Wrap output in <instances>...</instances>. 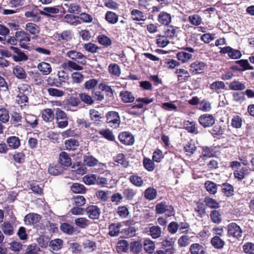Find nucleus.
I'll use <instances>...</instances> for the list:
<instances>
[{"instance_id":"obj_44","label":"nucleus","mask_w":254,"mask_h":254,"mask_svg":"<svg viewBox=\"0 0 254 254\" xmlns=\"http://www.w3.org/2000/svg\"><path fill=\"white\" fill-rule=\"evenodd\" d=\"M44 11L40 10V14L45 16H49L50 14H57L59 12V9L57 7H45Z\"/></svg>"},{"instance_id":"obj_52","label":"nucleus","mask_w":254,"mask_h":254,"mask_svg":"<svg viewBox=\"0 0 254 254\" xmlns=\"http://www.w3.org/2000/svg\"><path fill=\"white\" fill-rule=\"evenodd\" d=\"M73 204L76 206H82L86 203V199L82 195L74 196L72 198Z\"/></svg>"},{"instance_id":"obj_10","label":"nucleus","mask_w":254,"mask_h":254,"mask_svg":"<svg viewBox=\"0 0 254 254\" xmlns=\"http://www.w3.org/2000/svg\"><path fill=\"white\" fill-rule=\"evenodd\" d=\"M120 141L126 145H131L134 143V139L133 135L128 132H123L119 135Z\"/></svg>"},{"instance_id":"obj_64","label":"nucleus","mask_w":254,"mask_h":254,"mask_svg":"<svg viewBox=\"0 0 254 254\" xmlns=\"http://www.w3.org/2000/svg\"><path fill=\"white\" fill-rule=\"evenodd\" d=\"M40 248L35 244L28 246L26 249L24 254H39Z\"/></svg>"},{"instance_id":"obj_6","label":"nucleus","mask_w":254,"mask_h":254,"mask_svg":"<svg viewBox=\"0 0 254 254\" xmlns=\"http://www.w3.org/2000/svg\"><path fill=\"white\" fill-rule=\"evenodd\" d=\"M219 53L221 54H227L229 57L233 59H238L241 57L242 54L238 50L232 48L229 46H227L223 48H220Z\"/></svg>"},{"instance_id":"obj_46","label":"nucleus","mask_w":254,"mask_h":254,"mask_svg":"<svg viewBox=\"0 0 254 254\" xmlns=\"http://www.w3.org/2000/svg\"><path fill=\"white\" fill-rule=\"evenodd\" d=\"M192 57L191 54L186 52H180L177 54V59L183 63L188 62Z\"/></svg>"},{"instance_id":"obj_56","label":"nucleus","mask_w":254,"mask_h":254,"mask_svg":"<svg viewBox=\"0 0 254 254\" xmlns=\"http://www.w3.org/2000/svg\"><path fill=\"white\" fill-rule=\"evenodd\" d=\"M189 21L192 25L198 26L202 23V18L197 14H193L189 16Z\"/></svg>"},{"instance_id":"obj_19","label":"nucleus","mask_w":254,"mask_h":254,"mask_svg":"<svg viewBox=\"0 0 254 254\" xmlns=\"http://www.w3.org/2000/svg\"><path fill=\"white\" fill-rule=\"evenodd\" d=\"M210 243L215 249L218 250L222 249L225 245L224 240L218 236L213 237L211 239Z\"/></svg>"},{"instance_id":"obj_59","label":"nucleus","mask_w":254,"mask_h":254,"mask_svg":"<svg viewBox=\"0 0 254 254\" xmlns=\"http://www.w3.org/2000/svg\"><path fill=\"white\" fill-rule=\"evenodd\" d=\"M210 216L212 221L215 223L219 224L222 221L221 215L217 210H214L212 211Z\"/></svg>"},{"instance_id":"obj_47","label":"nucleus","mask_w":254,"mask_h":254,"mask_svg":"<svg viewBox=\"0 0 254 254\" xmlns=\"http://www.w3.org/2000/svg\"><path fill=\"white\" fill-rule=\"evenodd\" d=\"M90 224V221L84 217H80L75 220V224L80 228H85Z\"/></svg>"},{"instance_id":"obj_61","label":"nucleus","mask_w":254,"mask_h":254,"mask_svg":"<svg viewBox=\"0 0 254 254\" xmlns=\"http://www.w3.org/2000/svg\"><path fill=\"white\" fill-rule=\"evenodd\" d=\"M9 120L8 111L5 108L0 109V121L3 123H6Z\"/></svg>"},{"instance_id":"obj_14","label":"nucleus","mask_w":254,"mask_h":254,"mask_svg":"<svg viewBox=\"0 0 254 254\" xmlns=\"http://www.w3.org/2000/svg\"><path fill=\"white\" fill-rule=\"evenodd\" d=\"M251 170L248 167H243L239 169H237L234 172V176L235 179L241 181L246 176H248Z\"/></svg>"},{"instance_id":"obj_63","label":"nucleus","mask_w":254,"mask_h":254,"mask_svg":"<svg viewBox=\"0 0 254 254\" xmlns=\"http://www.w3.org/2000/svg\"><path fill=\"white\" fill-rule=\"evenodd\" d=\"M243 252L247 254H254V244L251 242L245 243L243 246Z\"/></svg>"},{"instance_id":"obj_30","label":"nucleus","mask_w":254,"mask_h":254,"mask_svg":"<svg viewBox=\"0 0 254 254\" xmlns=\"http://www.w3.org/2000/svg\"><path fill=\"white\" fill-rule=\"evenodd\" d=\"M215 155V152L212 147L204 146L202 149V154L200 156L203 160H205L206 158H210Z\"/></svg>"},{"instance_id":"obj_33","label":"nucleus","mask_w":254,"mask_h":254,"mask_svg":"<svg viewBox=\"0 0 254 254\" xmlns=\"http://www.w3.org/2000/svg\"><path fill=\"white\" fill-rule=\"evenodd\" d=\"M180 31L179 27L170 26L168 27L165 33L167 37L172 38L177 37Z\"/></svg>"},{"instance_id":"obj_31","label":"nucleus","mask_w":254,"mask_h":254,"mask_svg":"<svg viewBox=\"0 0 254 254\" xmlns=\"http://www.w3.org/2000/svg\"><path fill=\"white\" fill-rule=\"evenodd\" d=\"M157 196V191L153 188L149 187L144 191V197L148 200L155 199Z\"/></svg>"},{"instance_id":"obj_15","label":"nucleus","mask_w":254,"mask_h":254,"mask_svg":"<svg viewBox=\"0 0 254 254\" xmlns=\"http://www.w3.org/2000/svg\"><path fill=\"white\" fill-rule=\"evenodd\" d=\"M225 84L222 81H215L210 84L209 88L213 93L219 94L225 89Z\"/></svg>"},{"instance_id":"obj_11","label":"nucleus","mask_w":254,"mask_h":254,"mask_svg":"<svg viewBox=\"0 0 254 254\" xmlns=\"http://www.w3.org/2000/svg\"><path fill=\"white\" fill-rule=\"evenodd\" d=\"M23 118L20 113L13 111L11 114L10 123L15 127L22 126Z\"/></svg>"},{"instance_id":"obj_50","label":"nucleus","mask_w":254,"mask_h":254,"mask_svg":"<svg viewBox=\"0 0 254 254\" xmlns=\"http://www.w3.org/2000/svg\"><path fill=\"white\" fill-rule=\"evenodd\" d=\"M9 249L16 253H18L22 249V245L20 242L13 241L12 242L9 243Z\"/></svg>"},{"instance_id":"obj_20","label":"nucleus","mask_w":254,"mask_h":254,"mask_svg":"<svg viewBox=\"0 0 254 254\" xmlns=\"http://www.w3.org/2000/svg\"><path fill=\"white\" fill-rule=\"evenodd\" d=\"M6 143L9 147L13 149L18 148L21 145L20 139L16 136H10L7 137Z\"/></svg>"},{"instance_id":"obj_26","label":"nucleus","mask_w":254,"mask_h":254,"mask_svg":"<svg viewBox=\"0 0 254 254\" xmlns=\"http://www.w3.org/2000/svg\"><path fill=\"white\" fill-rule=\"evenodd\" d=\"M120 96L124 103H132L134 101L135 98L133 94L128 91H123L120 93Z\"/></svg>"},{"instance_id":"obj_41","label":"nucleus","mask_w":254,"mask_h":254,"mask_svg":"<svg viewBox=\"0 0 254 254\" xmlns=\"http://www.w3.org/2000/svg\"><path fill=\"white\" fill-rule=\"evenodd\" d=\"M131 15L134 21H139L145 20L143 12L138 9H133L131 12Z\"/></svg>"},{"instance_id":"obj_29","label":"nucleus","mask_w":254,"mask_h":254,"mask_svg":"<svg viewBox=\"0 0 254 254\" xmlns=\"http://www.w3.org/2000/svg\"><path fill=\"white\" fill-rule=\"evenodd\" d=\"M190 252L191 254H204L205 250L202 245L198 243H194L190 246Z\"/></svg>"},{"instance_id":"obj_54","label":"nucleus","mask_w":254,"mask_h":254,"mask_svg":"<svg viewBox=\"0 0 254 254\" xmlns=\"http://www.w3.org/2000/svg\"><path fill=\"white\" fill-rule=\"evenodd\" d=\"M60 229L62 232L68 235H72L74 232L73 227L68 223H64L62 224Z\"/></svg>"},{"instance_id":"obj_45","label":"nucleus","mask_w":254,"mask_h":254,"mask_svg":"<svg viewBox=\"0 0 254 254\" xmlns=\"http://www.w3.org/2000/svg\"><path fill=\"white\" fill-rule=\"evenodd\" d=\"M128 248V244L126 240H120L117 243L116 247L118 253L126 252Z\"/></svg>"},{"instance_id":"obj_35","label":"nucleus","mask_w":254,"mask_h":254,"mask_svg":"<svg viewBox=\"0 0 254 254\" xmlns=\"http://www.w3.org/2000/svg\"><path fill=\"white\" fill-rule=\"evenodd\" d=\"M183 124L185 128L189 132L195 134H197L198 133L197 128L195 127V122L193 121H185Z\"/></svg>"},{"instance_id":"obj_21","label":"nucleus","mask_w":254,"mask_h":254,"mask_svg":"<svg viewBox=\"0 0 254 254\" xmlns=\"http://www.w3.org/2000/svg\"><path fill=\"white\" fill-rule=\"evenodd\" d=\"M37 68L43 75H44L49 74L52 70L51 64L44 62L39 63L37 65Z\"/></svg>"},{"instance_id":"obj_60","label":"nucleus","mask_w":254,"mask_h":254,"mask_svg":"<svg viewBox=\"0 0 254 254\" xmlns=\"http://www.w3.org/2000/svg\"><path fill=\"white\" fill-rule=\"evenodd\" d=\"M136 194V190L133 189L127 188L124 190V194L126 199L132 200Z\"/></svg>"},{"instance_id":"obj_16","label":"nucleus","mask_w":254,"mask_h":254,"mask_svg":"<svg viewBox=\"0 0 254 254\" xmlns=\"http://www.w3.org/2000/svg\"><path fill=\"white\" fill-rule=\"evenodd\" d=\"M190 70L193 74L201 73L204 69L206 64L202 62L196 61L190 65Z\"/></svg>"},{"instance_id":"obj_12","label":"nucleus","mask_w":254,"mask_h":254,"mask_svg":"<svg viewBox=\"0 0 254 254\" xmlns=\"http://www.w3.org/2000/svg\"><path fill=\"white\" fill-rule=\"evenodd\" d=\"M64 5L67 8V11L69 13L78 14L81 12V6L77 2L65 3Z\"/></svg>"},{"instance_id":"obj_7","label":"nucleus","mask_w":254,"mask_h":254,"mask_svg":"<svg viewBox=\"0 0 254 254\" xmlns=\"http://www.w3.org/2000/svg\"><path fill=\"white\" fill-rule=\"evenodd\" d=\"M155 210L157 214L168 213V215H169L173 213L174 208L172 206L167 204L166 202H161L156 204Z\"/></svg>"},{"instance_id":"obj_1","label":"nucleus","mask_w":254,"mask_h":254,"mask_svg":"<svg viewBox=\"0 0 254 254\" xmlns=\"http://www.w3.org/2000/svg\"><path fill=\"white\" fill-rule=\"evenodd\" d=\"M15 36L18 38L19 45L22 49L29 50V46L27 44L31 40L30 35L23 30L15 32Z\"/></svg>"},{"instance_id":"obj_37","label":"nucleus","mask_w":254,"mask_h":254,"mask_svg":"<svg viewBox=\"0 0 254 254\" xmlns=\"http://www.w3.org/2000/svg\"><path fill=\"white\" fill-rule=\"evenodd\" d=\"M149 232L153 239H157L161 236L162 231L158 226H152L149 228Z\"/></svg>"},{"instance_id":"obj_57","label":"nucleus","mask_w":254,"mask_h":254,"mask_svg":"<svg viewBox=\"0 0 254 254\" xmlns=\"http://www.w3.org/2000/svg\"><path fill=\"white\" fill-rule=\"evenodd\" d=\"M83 161L88 167H92L97 164L98 160L92 156H84Z\"/></svg>"},{"instance_id":"obj_43","label":"nucleus","mask_w":254,"mask_h":254,"mask_svg":"<svg viewBox=\"0 0 254 254\" xmlns=\"http://www.w3.org/2000/svg\"><path fill=\"white\" fill-rule=\"evenodd\" d=\"M25 29L32 35L37 34L40 32V27L33 23H27L26 24Z\"/></svg>"},{"instance_id":"obj_39","label":"nucleus","mask_w":254,"mask_h":254,"mask_svg":"<svg viewBox=\"0 0 254 254\" xmlns=\"http://www.w3.org/2000/svg\"><path fill=\"white\" fill-rule=\"evenodd\" d=\"M63 241L60 239H56L50 242L49 247L53 251H58L60 250L63 246Z\"/></svg>"},{"instance_id":"obj_55","label":"nucleus","mask_w":254,"mask_h":254,"mask_svg":"<svg viewBox=\"0 0 254 254\" xmlns=\"http://www.w3.org/2000/svg\"><path fill=\"white\" fill-rule=\"evenodd\" d=\"M167 37L162 35H158L156 37L157 44L160 47L164 48L166 47L169 43Z\"/></svg>"},{"instance_id":"obj_51","label":"nucleus","mask_w":254,"mask_h":254,"mask_svg":"<svg viewBox=\"0 0 254 254\" xmlns=\"http://www.w3.org/2000/svg\"><path fill=\"white\" fill-rule=\"evenodd\" d=\"M83 47L86 51L92 54L96 53L99 49L98 46H97L96 44L91 42L84 44L83 45Z\"/></svg>"},{"instance_id":"obj_2","label":"nucleus","mask_w":254,"mask_h":254,"mask_svg":"<svg viewBox=\"0 0 254 254\" xmlns=\"http://www.w3.org/2000/svg\"><path fill=\"white\" fill-rule=\"evenodd\" d=\"M55 116L56 123L58 127L64 128L68 126V117L64 111L57 109Z\"/></svg>"},{"instance_id":"obj_34","label":"nucleus","mask_w":254,"mask_h":254,"mask_svg":"<svg viewBox=\"0 0 254 254\" xmlns=\"http://www.w3.org/2000/svg\"><path fill=\"white\" fill-rule=\"evenodd\" d=\"M229 87L231 90L235 91H242L246 89L245 83L236 80L232 81L230 83Z\"/></svg>"},{"instance_id":"obj_28","label":"nucleus","mask_w":254,"mask_h":254,"mask_svg":"<svg viewBox=\"0 0 254 254\" xmlns=\"http://www.w3.org/2000/svg\"><path fill=\"white\" fill-rule=\"evenodd\" d=\"M42 118L46 122H52L54 119L53 111L50 108H46L43 110L42 113Z\"/></svg>"},{"instance_id":"obj_18","label":"nucleus","mask_w":254,"mask_h":254,"mask_svg":"<svg viewBox=\"0 0 254 254\" xmlns=\"http://www.w3.org/2000/svg\"><path fill=\"white\" fill-rule=\"evenodd\" d=\"M64 171V167L59 163L51 164L48 168L49 173L53 175L57 176L61 174Z\"/></svg>"},{"instance_id":"obj_53","label":"nucleus","mask_w":254,"mask_h":254,"mask_svg":"<svg viewBox=\"0 0 254 254\" xmlns=\"http://www.w3.org/2000/svg\"><path fill=\"white\" fill-rule=\"evenodd\" d=\"M14 161L18 164H22L24 162L25 155L23 152H16L12 155Z\"/></svg>"},{"instance_id":"obj_17","label":"nucleus","mask_w":254,"mask_h":254,"mask_svg":"<svg viewBox=\"0 0 254 254\" xmlns=\"http://www.w3.org/2000/svg\"><path fill=\"white\" fill-rule=\"evenodd\" d=\"M59 163L62 166L68 167L71 165V159L66 152L63 151L60 154Z\"/></svg>"},{"instance_id":"obj_9","label":"nucleus","mask_w":254,"mask_h":254,"mask_svg":"<svg viewBox=\"0 0 254 254\" xmlns=\"http://www.w3.org/2000/svg\"><path fill=\"white\" fill-rule=\"evenodd\" d=\"M41 218V216L38 214L29 213L25 216L24 222L27 225H33L39 222Z\"/></svg>"},{"instance_id":"obj_49","label":"nucleus","mask_w":254,"mask_h":254,"mask_svg":"<svg viewBox=\"0 0 254 254\" xmlns=\"http://www.w3.org/2000/svg\"><path fill=\"white\" fill-rule=\"evenodd\" d=\"M142 248V244L139 241H134L130 244V250L134 254H138Z\"/></svg>"},{"instance_id":"obj_36","label":"nucleus","mask_w":254,"mask_h":254,"mask_svg":"<svg viewBox=\"0 0 254 254\" xmlns=\"http://www.w3.org/2000/svg\"><path fill=\"white\" fill-rule=\"evenodd\" d=\"M65 147L69 150H74L79 145L78 141L74 138H70L65 140Z\"/></svg>"},{"instance_id":"obj_48","label":"nucleus","mask_w":254,"mask_h":254,"mask_svg":"<svg viewBox=\"0 0 254 254\" xmlns=\"http://www.w3.org/2000/svg\"><path fill=\"white\" fill-rule=\"evenodd\" d=\"M144 249L149 254H152L155 249L154 243L149 239H146L144 241Z\"/></svg>"},{"instance_id":"obj_40","label":"nucleus","mask_w":254,"mask_h":254,"mask_svg":"<svg viewBox=\"0 0 254 254\" xmlns=\"http://www.w3.org/2000/svg\"><path fill=\"white\" fill-rule=\"evenodd\" d=\"M26 123L30 125L32 128L36 127L38 124V119L35 115L27 114L25 118Z\"/></svg>"},{"instance_id":"obj_25","label":"nucleus","mask_w":254,"mask_h":254,"mask_svg":"<svg viewBox=\"0 0 254 254\" xmlns=\"http://www.w3.org/2000/svg\"><path fill=\"white\" fill-rule=\"evenodd\" d=\"M64 20L67 23L76 26L80 24V20H78V17L74 14H67L64 16Z\"/></svg>"},{"instance_id":"obj_22","label":"nucleus","mask_w":254,"mask_h":254,"mask_svg":"<svg viewBox=\"0 0 254 254\" xmlns=\"http://www.w3.org/2000/svg\"><path fill=\"white\" fill-rule=\"evenodd\" d=\"M12 72L13 74L19 79H25L27 77V74L24 69L19 66L16 65L13 68Z\"/></svg>"},{"instance_id":"obj_4","label":"nucleus","mask_w":254,"mask_h":254,"mask_svg":"<svg viewBox=\"0 0 254 254\" xmlns=\"http://www.w3.org/2000/svg\"><path fill=\"white\" fill-rule=\"evenodd\" d=\"M228 235L239 239L242 236L243 231L236 223H231L227 226Z\"/></svg>"},{"instance_id":"obj_38","label":"nucleus","mask_w":254,"mask_h":254,"mask_svg":"<svg viewBox=\"0 0 254 254\" xmlns=\"http://www.w3.org/2000/svg\"><path fill=\"white\" fill-rule=\"evenodd\" d=\"M204 185L206 190L210 194H214L217 191V185L213 182L206 181Z\"/></svg>"},{"instance_id":"obj_32","label":"nucleus","mask_w":254,"mask_h":254,"mask_svg":"<svg viewBox=\"0 0 254 254\" xmlns=\"http://www.w3.org/2000/svg\"><path fill=\"white\" fill-rule=\"evenodd\" d=\"M56 37L58 41L67 42L72 39V35L69 30H65L60 34H57Z\"/></svg>"},{"instance_id":"obj_5","label":"nucleus","mask_w":254,"mask_h":254,"mask_svg":"<svg viewBox=\"0 0 254 254\" xmlns=\"http://www.w3.org/2000/svg\"><path fill=\"white\" fill-rule=\"evenodd\" d=\"M198 121L200 125L205 128L212 127L215 122L214 117L212 115L207 114L201 115Z\"/></svg>"},{"instance_id":"obj_8","label":"nucleus","mask_w":254,"mask_h":254,"mask_svg":"<svg viewBox=\"0 0 254 254\" xmlns=\"http://www.w3.org/2000/svg\"><path fill=\"white\" fill-rule=\"evenodd\" d=\"M9 49L16 54V55H13L12 59L14 62H20L22 61H26L28 59V56L21 50L17 47L10 46Z\"/></svg>"},{"instance_id":"obj_13","label":"nucleus","mask_w":254,"mask_h":254,"mask_svg":"<svg viewBox=\"0 0 254 254\" xmlns=\"http://www.w3.org/2000/svg\"><path fill=\"white\" fill-rule=\"evenodd\" d=\"M85 211L87 213L88 217L92 219H98L100 210L96 205H89L85 209Z\"/></svg>"},{"instance_id":"obj_3","label":"nucleus","mask_w":254,"mask_h":254,"mask_svg":"<svg viewBox=\"0 0 254 254\" xmlns=\"http://www.w3.org/2000/svg\"><path fill=\"white\" fill-rule=\"evenodd\" d=\"M66 57L81 64H86V56L82 53L75 50H70L66 53Z\"/></svg>"},{"instance_id":"obj_58","label":"nucleus","mask_w":254,"mask_h":254,"mask_svg":"<svg viewBox=\"0 0 254 254\" xmlns=\"http://www.w3.org/2000/svg\"><path fill=\"white\" fill-rule=\"evenodd\" d=\"M82 180L86 185H92L96 182V176L94 174L87 175L83 177Z\"/></svg>"},{"instance_id":"obj_27","label":"nucleus","mask_w":254,"mask_h":254,"mask_svg":"<svg viewBox=\"0 0 254 254\" xmlns=\"http://www.w3.org/2000/svg\"><path fill=\"white\" fill-rule=\"evenodd\" d=\"M70 188L71 191L74 193L84 194L87 191V189L83 185L78 183L72 184Z\"/></svg>"},{"instance_id":"obj_23","label":"nucleus","mask_w":254,"mask_h":254,"mask_svg":"<svg viewBox=\"0 0 254 254\" xmlns=\"http://www.w3.org/2000/svg\"><path fill=\"white\" fill-rule=\"evenodd\" d=\"M158 20L160 23L164 25H168L171 22V16L166 12H161L158 16Z\"/></svg>"},{"instance_id":"obj_24","label":"nucleus","mask_w":254,"mask_h":254,"mask_svg":"<svg viewBox=\"0 0 254 254\" xmlns=\"http://www.w3.org/2000/svg\"><path fill=\"white\" fill-rule=\"evenodd\" d=\"M175 73L177 74L178 80L181 82H185L187 81L190 77L189 72L185 69H177Z\"/></svg>"},{"instance_id":"obj_62","label":"nucleus","mask_w":254,"mask_h":254,"mask_svg":"<svg viewBox=\"0 0 254 254\" xmlns=\"http://www.w3.org/2000/svg\"><path fill=\"white\" fill-rule=\"evenodd\" d=\"M72 168L73 171L78 174H84L86 172V168L83 164L81 163H77L73 165Z\"/></svg>"},{"instance_id":"obj_42","label":"nucleus","mask_w":254,"mask_h":254,"mask_svg":"<svg viewBox=\"0 0 254 254\" xmlns=\"http://www.w3.org/2000/svg\"><path fill=\"white\" fill-rule=\"evenodd\" d=\"M3 232L6 235L10 236L13 234V228L9 222H4L1 226Z\"/></svg>"}]
</instances>
